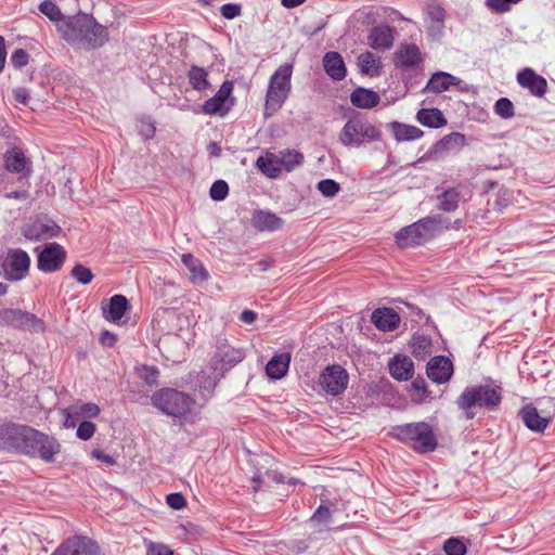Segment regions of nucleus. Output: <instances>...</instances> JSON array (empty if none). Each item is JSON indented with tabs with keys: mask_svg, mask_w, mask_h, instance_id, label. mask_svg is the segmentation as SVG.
<instances>
[{
	"mask_svg": "<svg viewBox=\"0 0 555 555\" xmlns=\"http://www.w3.org/2000/svg\"><path fill=\"white\" fill-rule=\"evenodd\" d=\"M57 28L64 40L85 51L99 49L109 39L107 27L87 13L67 17Z\"/></svg>",
	"mask_w": 555,
	"mask_h": 555,
	"instance_id": "nucleus-1",
	"label": "nucleus"
},
{
	"mask_svg": "<svg viewBox=\"0 0 555 555\" xmlns=\"http://www.w3.org/2000/svg\"><path fill=\"white\" fill-rule=\"evenodd\" d=\"M449 229L450 219L437 214L402 228L396 233L395 238L399 247L406 248L423 245Z\"/></svg>",
	"mask_w": 555,
	"mask_h": 555,
	"instance_id": "nucleus-2",
	"label": "nucleus"
},
{
	"mask_svg": "<svg viewBox=\"0 0 555 555\" xmlns=\"http://www.w3.org/2000/svg\"><path fill=\"white\" fill-rule=\"evenodd\" d=\"M162 319L170 325L172 331L176 326H179V331L184 333V327H186L185 332L190 336L188 317L178 313L176 310L165 309L162 312ZM158 348L168 361L181 362L188 350V337L183 334L168 332L159 339Z\"/></svg>",
	"mask_w": 555,
	"mask_h": 555,
	"instance_id": "nucleus-3",
	"label": "nucleus"
},
{
	"mask_svg": "<svg viewBox=\"0 0 555 555\" xmlns=\"http://www.w3.org/2000/svg\"><path fill=\"white\" fill-rule=\"evenodd\" d=\"M293 64L280 65L271 75L266 93L264 116L275 114L287 100L292 90Z\"/></svg>",
	"mask_w": 555,
	"mask_h": 555,
	"instance_id": "nucleus-4",
	"label": "nucleus"
},
{
	"mask_svg": "<svg viewBox=\"0 0 555 555\" xmlns=\"http://www.w3.org/2000/svg\"><path fill=\"white\" fill-rule=\"evenodd\" d=\"M502 401V387L491 385H478L464 389L456 400L459 409L466 412L467 418H473L474 414L468 411L474 408H485L494 411Z\"/></svg>",
	"mask_w": 555,
	"mask_h": 555,
	"instance_id": "nucleus-5",
	"label": "nucleus"
},
{
	"mask_svg": "<svg viewBox=\"0 0 555 555\" xmlns=\"http://www.w3.org/2000/svg\"><path fill=\"white\" fill-rule=\"evenodd\" d=\"M151 400L164 414L180 420L186 418L195 404L190 395L175 388H162L153 393Z\"/></svg>",
	"mask_w": 555,
	"mask_h": 555,
	"instance_id": "nucleus-6",
	"label": "nucleus"
},
{
	"mask_svg": "<svg viewBox=\"0 0 555 555\" xmlns=\"http://www.w3.org/2000/svg\"><path fill=\"white\" fill-rule=\"evenodd\" d=\"M380 131L366 118L356 115L347 120L339 132V142L347 147H359L380 139Z\"/></svg>",
	"mask_w": 555,
	"mask_h": 555,
	"instance_id": "nucleus-7",
	"label": "nucleus"
},
{
	"mask_svg": "<svg viewBox=\"0 0 555 555\" xmlns=\"http://www.w3.org/2000/svg\"><path fill=\"white\" fill-rule=\"evenodd\" d=\"M393 435L400 441L411 443L413 449L422 453L434 451L437 447L433 428L425 422L396 426Z\"/></svg>",
	"mask_w": 555,
	"mask_h": 555,
	"instance_id": "nucleus-8",
	"label": "nucleus"
},
{
	"mask_svg": "<svg viewBox=\"0 0 555 555\" xmlns=\"http://www.w3.org/2000/svg\"><path fill=\"white\" fill-rule=\"evenodd\" d=\"M61 453V443L59 440L46 433L31 427L28 440L25 444L23 454L33 459H39L46 463H53Z\"/></svg>",
	"mask_w": 555,
	"mask_h": 555,
	"instance_id": "nucleus-9",
	"label": "nucleus"
},
{
	"mask_svg": "<svg viewBox=\"0 0 555 555\" xmlns=\"http://www.w3.org/2000/svg\"><path fill=\"white\" fill-rule=\"evenodd\" d=\"M245 358V352L228 343L225 338L219 337L216 343V349L209 361L210 371L217 372L219 376L225 375L236 364Z\"/></svg>",
	"mask_w": 555,
	"mask_h": 555,
	"instance_id": "nucleus-10",
	"label": "nucleus"
},
{
	"mask_svg": "<svg viewBox=\"0 0 555 555\" xmlns=\"http://www.w3.org/2000/svg\"><path fill=\"white\" fill-rule=\"evenodd\" d=\"M29 268L30 257L21 248H10L1 263L4 279L12 282L25 279Z\"/></svg>",
	"mask_w": 555,
	"mask_h": 555,
	"instance_id": "nucleus-11",
	"label": "nucleus"
},
{
	"mask_svg": "<svg viewBox=\"0 0 555 555\" xmlns=\"http://www.w3.org/2000/svg\"><path fill=\"white\" fill-rule=\"evenodd\" d=\"M0 326H12L37 333L44 331V323L35 314L13 308L0 309Z\"/></svg>",
	"mask_w": 555,
	"mask_h": 555,
	"instance_id": "nucleus-12",
	"label": "nucleus"
},
{
	"mask_svg": "<svg viewBox=\"0 0 555 555\" xmlns=\"http://www.w3.org/2000/svg\"><path fill=\"white\" fill-rule=\"evenodd\" d=\"M30 433L31 427L27 425H0V449L23 454Z\"/></svg>",
	"mask_w": 555,
	"mask_h": 555,
	"instance_id": "nucleus-13",
	"label": "nucleus"
},
{
	"mask_svg": "<svg viewBox=\"0 0 555 555\" xmlns=\"http://www.w3.org/2000/svg\"><path fill=\"white\" fill-rule=\"evenodd\" d=\"M348 380L347 371L339 364L327 365L319 376V385L322 390L334 397L346 390Z\"/></svg>",
	"mask_w": 555,
	"mask_h": 555,
	"instance_id": "nucleus-14",
	"label": "nucleus"
},
{
	"mask_svg": "<svg viewBox=\"0 0 555 555\" xmlns=\"http://www.w3.org/2000/svg\"><path fill=\"white\" fill-rule=\"evenodd\" d=\"M222 378L223 376H219L217 372L211 371L208 373L205 370H201L199 372L189 373L183 379V384L197 391L204 400H208Z\"/></svg>",
	"mask_w": 555,
	"mask_h": 555,
	"instance_id": "nucleus-15",
	"label": "nucleus"
},
{
	"mask_svg": "<svg viewBox=\"0 0 555 555\" xmlns=\"http://www.w3.org/2000/svg\"><path fill=\"white\" fill-rule=\"evenodd\" d=\"M466 145V138L461 132H451L437 141L418 162L439 158L447 152H459Z\"/></svg>",
	"mask_w": 555,
	"mask_h": 555,
	"instance_id": "nucleus-16",
	"label": "nucleus"
},
{
	"mask_svg": "<svg viewBox=\"0 0 555 555\" xmlns=\"http://www.w3.org/2000/svg\"><path fill=\"white\" fill-rule=\"evenodd\" d=\"M66 251L57 243L48 244L38 256L37 267L43 272H55L61 269Z\"/></svg>",
	"mask_w": 555,
	"mask_h": 555,
	"instance_id": "nucleus-17",
	"label": "nucleus"
},
{
	"mask_svg": "<svg viewBox=\"0 0 555 555\" xmlns=\"http://www.w3.org/2000/svg\"><path fill=\"white\" fill-rule=\"evenodd\" d=\"M98 545L87 537H73L61 544L52 555H98Z\"/></svg>",
	"mask_w": 555,
	"mask_h": 555,
	"instance_id": "nucleus-18",
	"label": "nucleus"
},
{
	"mask_svg": "<svg viewBox=\"0 0 555 555\" xmlns=\"http://www.w3.org/2000/svg\"><path fill=\"white\" fill-rule=\"evenodd\" d=\"M130 309L128 299L124 295H114L109 299L101 302L102 317L116 325L121 324V319L127 310Z\"/></svg>",
	"mask_w": 555,
	"mask_h": 555,
	"instance_id": "nucleus-19",
	"label": "nucleus"
},
{
	"mask_svg": "<svg viewBox=\"0 0 555 555\" xmlns=\"http://www.w3.org/2000/svg\"><path fill=\"white\" fill-rule=\"evenodd\" d=\"M427 376L436 384L447 383L453 374V363L444 356L434 357L427 363Z\"/></svg>",
	"mask_w": 555,
	"mask_h": 555,
	"instance_id": "nucleus-20",
	"label": "nucleus"
},
{
	"mask_svg": "<svg viewBox=\"0 0 555 555\" xmlns=\"http://www.w3.org/2000/svg\"><path fill=\"white\" fill-rule=\"evenodd\" d=\"M517 82L537 98H542L546 93V79L529 67L518 73Z\"/></svg>",
	"mask_w": 555,
	"mask_h": 555,
	"instance_id": "nucleus-21",
	"label": "nucleus"
},
{
	"mask_svg": "<svg viewBox=\"0 0 555 555\" xmlns=\"http://www.w3.org/2000/svg\"><path fill=\"white\" fill-rule=\"evenodd\" d=\"M233 91V83L231 81H224L217 93L204 102L203 112L207 115H224L228 109L225 108V102Z\"/></svg>",
	"mask_w": 555,
	"mask_h": 555,
	"instance_id": "nucleus-22",
	"label": "nucleus"
},
{
	"mask_svg": "<svg viewBox=\"0 0 555 555\" xmlns=\"http://www.w3.org/2000/svg\"><path fill=\"white\" fill-rule=\"evenodd\" d=\"M395 29L388 25H378L370 30L367 36L369 46L377 51L389 50L393 46Z\"/></svg>",
	"mask_w": 555,
	"mask_h": 555,
	"instance_id": "nucleus-23",
	"label": "nucleus"
},
{
	"mask_svg": "<svg viewBox=\"0 0 555 555\" xmlns=\"http://www.w3.org/2000/svg\"><path fill=\"white\" fill-rule=\"evenodd\" d=\"M3 158L7 170L15 173H22L25 178L30 176L33 171L31 163L26 158L21 149L13 147L7 151Z\"/></svg>",
	"mask_w": 555,
	"mask_h": 555,
	"instance_id": "nucleus-24",
	"label": "nucleus"
},
{
	"mask_svg": "<svg viewBox=\"0 0 555 555\" xmlns=\"http://www.w3.org/2000/svg\"><path fill=\"white\" fill-rule=\"evenodd\" d=\"M371 322L383 332H392L400 324V317L392 308H377L371 315Z\"/></svg>",
	"mask_w": 555,
	"mask_h": 555,
	"instance_id": "nucleus-25",
	"label": "nucleus"
},
{
	"mask_svg": "<svg viewBox=\"0 0 555 555\" xmlns=\"http://www.w3.org/2000/svg\"><path fill=\"white\" fill-rule=\"evenodd\" d=\"M390 375L397 380H409L414 374V363L408 356L397 354L389 361Z\"/></svg>",
	"mask_w": 555,
	"mask_h": 555,
	"instance_id": "nucleus-26",
	"label": "nucleus"
},
{
	"mask_svg": "<svg viewBox=\"0 0 555 555\" xmlns=\"http://www.w3.org/2000/svg\"><path fill=\"white\" fill-rule=\"evenodd\" d=\"M521 421L532 431L543 433L551 423L550 416H542L539 414L537 408L526 405L519 411Z\"/></svg>",
	"mask_w": 555,
	"mask_h": 555,
	"instance_id": "nucleus-27",
	"label": "nucleus"
},
{
	"mask_svg": "<svg viewBox=\"0 0 555 555\" xmlns=\"http://www.w3.org/2000/svg\"><path fill=\"white\" fill-rule=\"evenodd\" d=\"M323 67L325 73L333 80H343L346 77L347 69L341 55L338 52H326L323 56Z\"/></svg>",
	"mask_w": 555,
	"mask_h": 555,
	"instance_id": "nucleus-28",
	"label": "nucleus"
},
{
	"mask_svg": "<svg viewBox=\"0 0 555 555\" xmlns=\"http://www.w3.org/2000/svg\"><path fill=\"white\" fill-rule=\"evenodd\" d=\"M253 225L261 231L273 232L282 228L284 221L278 215L266 211V210H256L251 218Z\"/></svg>",
	"mask_w": 555,
	"mask_h": 555,
	"instance_id": "nucleus-29",
	"label": "nucleus"
},
{
	"mask_svg": "<svg viewBox=\"0 0 555 555\" xmlns=\"http://www.w3.org/2000/svg\"><path fill=\"white\" fill-rule=\"evenodd\" d=\"M320 501H321V503H320L319 507L315 509V512L313 513V515L310 518V522H312L313 525L328 524L332 519L331 507H334L335 509H337L338 500L331 499L328 496L327 491L324 490L320 494Z\"/></svg>",
	"mask_w": 555,
	"mask_h": 555,
	"instance_id": "nucleus-30",
	"label": "nucleus"
},
{
	"mask_svg": "<svg viewBox=\"0 0 555 555\" xmlns=\"http://www.w3.org/2000/svg\"><path fill=\"white\" fill-rule=\"evenodd\" d=\"M387 128L390 130L397 142L414 141L424 135L423 130L420 128L399 121H391L387 124Z\"/></svg>",
	"mask_w": 555,
	"mask_h": 555,
	"instance_id": "nucleus-31",
	"label": "nucleus"
},
{
	"mask_svg": "<svg viewBox=\"0 0 555 555\" xmlns=\"http://www.w3.org/2000/svg\"><path fill=\"white\" fill-rule=\"evenodd\" d=\"M380 96L377 92L359 87L350 94V102L359 108L370 109L379 103Z\"/></svg>",
	"mask_w": 555,
	"mask_h": 555,
	"instance_id": "nucleus-32",
	"label": "nucleus"
},
{
	"mask_svg": "<svg viewBox=\"0 0 555 555\" xmlns=\"http://www.w3.org/2000/svg\"><path fill=\"white\" fill-rule=\"evenodd\" d=\"M291 354L288 352L275 354L267 363L266 372L270 378L280 379L284 377L288 371Z\"/></svg>",
	"mask_w": 555,
	"mask_h": 555,
	"instance_id": "nucleus-33",
	"label": "nucleus"
},
{
	"mask_svg": "<svg viewBox=\"0 0 555 555\" xmlns=\"http://www.w3.org/2000/svg\"><path fill=\"white\" fill-rule=\"evenodd\" d=\"M397 65L411 68L421 62V51L415 44H401L396 52Z\"/></svg>",
	"mask_w": 555,
	"mask_h": 555,
	"instance_id": "nucleus-34",
	"label": "nucleus"
},
{
	"mask_svg": "<svg viewBox=\"0 0 555 555\" xmlns=\"http://www.w3.org/2000/svg\"><path fill=\"white\" fill-rule=\"evenodd\" d=\"M61 232V228L54 222H35L26 231V237L30 240H43L56 236Z\"/></svg>",
	"mask_w": 555,
	"mask_h": 555,
	"instance_id": "nucleus-35",
	"label": "nucleus"
},
{
	"mask_svg": "<svg viewBox=\"0 0 555 555\" xmlns=\"http://www.w3.org/2000/svg\"><path fill=\"white\" fill-rule=\"evenodd\" d=\"M459 79L444 72L435 73L426 85L429 92L440 93L448 90L451 86L457 85Z\"/></svg>",
	"mask_w": 555,
	"mask_h": 555,
	"instance_id": "nucleus-36",
	"label": "nucleus"
},
{
	"mask_svg": "<svg viewBox=\"0 0 555 555\" xmlns=\"http://www.w3.org/2000/svg\"><path fill=\"white\" fill-rule=\"evenodd\" d=\"M416 120L429 128H441L447 125V119L438 108H422L416 114Z\"/></svg>",
	"mask_w": 555,
	"mask_h": 555,
	"instance_id": "nucleus-37",
	"label": "nucleus"
},
{
	"mask_svg": "<svg viewBox=\"0 0 555 555\" xmlns=\"http://www.w3.org/2000/svg\"><path fill=\"white\" fill-rule=\"evenodd\" d=\"M256 165L263 175L271 179L276 178L283 170L279 155H274L272 153H268L266 156L259 157Z\"/></svg>",
	"mask_w": 555,
	"mask_h": 555,
	"instance_id": "nucleus-38",
	"label": "nucleus"
},
{
	"mask_svg": "<svg viewBox=\"0 0 555 555\" xmlns=\"http://www.w3.org/2000/svg\"><path fill=\"white\" fill-rule=\"evenodd\" d=\"M182 262L190 272L193 283H203L208 279V272L202 262L191 254L182 255Z\"/></svg>",
	"mask_w": 555,
	"mask_h": 555,
	"instance_id": "nucleus-39",
	"label": "nucleus"
},
{
	"mask_svg": "<svg viewBox=\"0 0 555 555\" xmlns=\"http://www.w3.org/2000/svg\"><path fill=\"white\" fill-rule=\"evenodd\" d=\"M438 208L440 210L451 212L457 209L460 203V191L457 188H448L438 196Z\"/></svg>",
	"mask_w": 555,
	"mask_h": 555,
	"instance_id": "nucleus-40",
	"label": "nucleus"
},
{
	"mask_svg": "<svg viewBox=\"0 0 555 555\" xmlns=\"http://www.w3.org/2000/svg\"><path fill=\"white\" fill-rule=\"evenodd\" d=\"M208 73L205 68L193 65L188 72L189 82L196 91H204L210 87Z\"/></svg>",
	"mask_w": 555,
	"mask_h": 555,
	"instance_id": "nucleus-41",
	"label": "nucleus"
},
{
	"mask_svg": "<svg viewBox=\"0 0 555 555\" xmlns=\"http://www.w3.org/2000/svg\"><path fill=\"white\" fill-rule=\"evenodd\" d=\"M253 481L256 482V483H262V485H270V483H285L286 482V477L282 474V473H279L278 470L275 469H267L264 473H256L253 477H251ZM287 483L288 486H296V482H293L292 479L287 480Z\"/></svg>",
	"mask_w": 555,
	"mask_h": 555,
	"instance_id": "nucleus-42",
	"label": "nucleus"
},
{
	"mask_svg": "<svg viewBox=\"0 0 555 555\" xmlns=\"http://www.w3.org/2000/svg\"><path fill=\"white\" fill-rule=\"evenodd\" d=\"M279 159L284 170L292 171L304 162V155L295 150H285L279 153Z\"/></svg>",
	"mask_w": 555,
	"mask_h": 555,
	"instance_id": "nucleus-43",
	"label": "nucleus"
},
{
	"mask_svg": "<svg viewBox=\"0 0 555 555\" xmlns=\"http://www.w3.org/2000/svg\"><path fill=\"white\" fill-rule=\"evenodd\" d=\"M358 65L362 74L373 76L378 73V60L371 52L361 53L358 56Z\"/></svg>",
	"mask_w": 555,
	"mask_h": 555,
	"instance_id": "nucleus-44",
	"label": "nucleus"
},
{
	"mask_svg": "<svg viewBox=\"0 0 555 555\" xmlns=\"http://www.w3.org/2000/svg\"><path fill=\"white\" fill-rule=\"evenodd\" d=\"M412 352L416 358L424 359L431 352V341L424 336H414L411 344Z\"/></svg>",
	"mask_w": 555,
	"mask_h": 555,
	"instance_id": "nucleus-45",
	"label": "nucleus"
},
{
	"mask_svg": "<svg viewBox=\"0 0 555 555\" xmlns=\"http://www.w3.org/2000/svg\"><path fill=\"white\" fill-rule=\"evenodd\" d=\"M72 406L75 410L74 415L79 416L80 420L87 421L90 418H94L100 414V408L95 403H91V402L79 403V402H77V403L73 404Z\"/></svg>",
	"mask_w": 555,
	"mask_h": 555,
	"instance_id": "nucleus-46",
	"label": "nucleus"
},
{
	"mask_svg": "<svg viewBox=\"0 0 555 555\" xmlns=\"http://www.w3.org/2000/svg\"><path fill=\"white\" fill-rule=\"evenodd\" d=\"M70 275L82 285L89 284L94 278L92 271L81 263H77L73 267Z\"/></svg>",
	"mask_w": 555,
	"mask_h": 555,
	"instance_id": "nucleus-47",
	"label": "nucleus"
},
{
	"mask_svg": "<svg viewBox=\"0 0 555 555\" xmlns=\"http://www.w3.org/2000/svg\"><path fill=\"white\" fill-rule=\"evenodd\" d=\"M443 551L447 555H465L466 545L459 538H449L443 543Z\"/></svg>",
	"mask_w": 555,
	"mask_h": 555,
	"instance_id": "nucleus-48",
	"label": "nucleus"
},
{
	"mask_svg": "<svg viewBox=\"0 0 555 555\" xmlns=\"http://www.w3.org/2000/svg\"><path fill=\"white\" fill-rule=\"evenodd\" d=\"M39 10L42 14H44L49 20L53 22H59L63 20V14L60 8L50 0L43 1L39 5Z\"/></svg>",
	"mask_w": 555,
	"mask_h": 555,
	"instance_id": "nucleus-49",
	"label": "nucleus"
},
{
	"mask_svg": "<svg viewBox=\"0 0 555 555\" xmlns=\"http://www.w3.org/2000/svg\"><path fill=\"white\" fill-rule=\"evenodd\" d=\"M495 113L502 118H512L514 116V105L507 98H501L494 105Z\"/></svg>",
	"mask_w": 555,
	"mask_h": 555,
	"instance_id": "nucleus-50",
	"label": "nucleus"
},
{
	"mask_svg": "<svg viewBox=\"0 0 555 555\" xmlns=\"http://www.w3.org/2000/svg\"><path fill=\"white\" fill-rule=\"evenodd\" d=\"M318 190L322 195L326 197H333L339 192L340 186L335 180L325 179L318 183Z\"/></svg>",
	"mask_w": 555,
	"mask_h": 555,
	"instance_id": "nucleus-51",
	"label": "nucleus"
},
{
	"mask_svg": "<svg viewBox=\"0 0 555 555\" xmlns=\"http://www.w3.org/2000/svg\"><path fill=\"white\" fill-rule=\"evenodd\" d=\"M229 193L228 183L223 180H217L212 183L209 195L215 201H222L227 197Z\"/></svg>",
	"mask_w": 555,
	"mask_h": 555,
	"instance_id": "nucleus-52",
	"label": "nucleus"
},
{
	"mask_svg": "<svg viewBox=\"0 0 555 555\" xmlns=\"http://www.w3.org/2000/svg\"><path fill=\"white\" fill-rule=\"evenodd\" d=\"M430 22L437 24V34L442 35L446 11L440 7H433L428 11Z\"/></svg>",
	"mask_w": 555,
	"mask_h": 555,
	"instance_id": "nucleus-53",
	"label": "nucleus"
},
{
	"mask_svg": "<svg viewBox=\"0 0 555 555\" xmlns=\"http://www.w3.org/2000/svg\"><path fill=\"white\" fill-rule=\"evenodd\" d=\"M96 430L95 424L90 421H82L76 431V435L81 440H89L93 437Z\"/></svg>",
	"mask_w": 555,
	"mask_h": 555,
	"instance_id": "nucleus-54",
	"label": "nucleus"
},
{
	"mask_svg": "<svg viewBox=\"0 0 555 555\" xmlns=\"http://www.w3.org/2000/svg\"><path fill=\"white\" fill-rule=\"evenodd\" d=\"M159 371L154 366H141V379L149 386L157 385Z\"/></svg>",
	"mask_w": 555,
	"mask_h": 555,
	"instance_id": "nucleus-55",
	"label": "nucleus"
},
{
	"mask_svg": "<svg viewBox=\"0 0 555 555\" xmlns=\"http://www.w3.org/2000/svg\"><path fill=\"white\" fill-rule=\"evenodd\" d=\"M144 542L147 543L146 555H173V552L163 543H154L146 540Z\"/></svg>",
	"mask_w": 555,
	"mask_h": 555,
	"instance_id": "nucleus-56",
	"label": "nucleus"
},
{
	"mask_svg": "<svg viewBox=\"0 0 555 555\" xmlns=\"http://www.w3.org/2000/svg\"><path fill=\"white\" fill-rule=\"evenodd\" d=\"M166 503L172 509H181L185 506L186 500L185 496L180 492H173L166 495Z\"/></svg>",
	"mask_w": 555,
	"mask_h": 555,
	"instance_id": "nucleus-57",
	"label": "nucleus"
},
{
	"mask_svg": "<svg viewBox=\"0 0 555 555\" xmlns=\"http://www.w3.org/2000/svg\"><path fill=\"white\" fill-rule=\"evenodd\" d=\"M220 12L224 18L233 20L241 15L242 8L236 3H227L221 7Z\"/></svg>",
	"mask_w": 555,
	"mask_h": 555,
	"instance_id": "nucleus-58",
	"label": "nucleus"
},
{
	"mask_svg": "<svg viewBox=\"0 0 555 555\" xmlns=\"http://www.w3.org/2000/svg\"><path fill=\"white\" fill-rule=\"evenodd\" d=\"M11 63L16 68L25 66L28 63V53L24 49H16L11 55Z\"/></svg>",
	"mask_w": 555,
	"mask_h": 555,
	"instance_id": "nucleus-59",
	"label": "nucleus"
},
{
	"mask_svg": "<svg viewBox=\"0 0 555 555\" xmlns=\"http://www.w3.org/2000/svg\"><path fill=\"white\" fill-rule=\"evenodd\" d=\"M62 414L64 415V426L66 428H73L77 425V423L80 421L79 416L74 415L75 410L73 406H69L67 409H64L62 411Z\"/></svg>",
	"mask_w": 555,
	"mask_h": 555,
	"instance_id": "nucleus-60",
	"label": "nucleus"
},
{
	"mask_svg": "<svg viewBox=\"0 0 555 555\" xmlns=\"http://www.w3.org/2000/svg\"><path fill=\"white\" fill-rule=\"evenodd\" d=\"M156 128L150 118H141V137L151 139L154 137Z\"/></svg>",
	"mask_w": 555,
	"mask_h": 555,
	"instance_id": "nucleus-61",
	"label": "nucleus"
},
{
	"mask_svg": "<svg viewBox=\"0 0 555 555\" xmlns=\"http://www.w3.org/2000/svg\"><path fill=\"white\" fill-rule=\"evenodd\" d=\"M412 388L420 392V400L427 397L426 382L423 378H416L412 382Z\"/></svg>",
	"mask_w": 555,
	"mask_h": 555,
	"instance_id": "nucleus-62",
	"label": "nucleus"
},
{
	"mask_svg": "<svg viewBox=\"0 0 555 555\" xmlns=\"http://www.w3.org/2000/svg\"><path fill=\"white\" fill-rule=\"evenodd\" d=\"M116 340H117L116 335L108 331L102 332L101 337H100L101 344L104 346H107V347L114 346Z\"/></svg>",
	"mask_w": 555,
	"mask_h": 555,
	"instance_id": "nucleus-63",
	"label": "nucleus"
},
{
	"mask_svg": "<svg viewBox=\"0 0 555 555\" xmlns=\"http://www.w3.org/2000/svg\"><path fill=\"white\" fill-rule=\"evenodd\" d=\"M92 456L94 459H96L98 461H101L107 465H113L114 464V460L111 455H107L105 454L103 451L99 450V449H94L92 451Z\"/></svg>",
	"mask_w": 555,
	"mask_h": 555,
	"instance_id": "nucleus-64",
	"label": "nucleus"
}]
</instances>
